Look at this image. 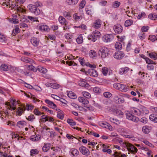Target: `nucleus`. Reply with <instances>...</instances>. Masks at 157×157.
I'll list each match as a JSON object with an SVG mask.
<instances>
[{
  "mask_svg": "<svg viewBox=\"0 0 157 157\" xmlns=\"http://www.w3.org/2000/svg\"><path fill=\"white\" fill-rule=\"evenodd\" d=\"M103 95L105 98H110L112 96V94L110 92H106L104 93Z\"/></svg>",
  "mask_w": 157,
  "mask_h": 157,
  "instance_id": "61",
  "label": "nucleus"
},
{
  "mask_svg": "<svg viewBox=\"0 0 157 157\" xmlns=\"http://www.w3.org/2000/svg\"><path fill=\"white\" fill-rule=\"evenodd\" d=\"M101 22L100 20H97L94 22L93 25L95 29H98L101 27Z\"/></svg>",
  "mask_w": 157,
  "mask_h": 157,
  "instance_id": "18",
  "label": "nucleus"
},
{
  "mask_svg": "<svg viewBox=\"0 0 157 157\" xmlns=\"http://www.w3.org/2000/svg\"><path fill=\"white\" fill-rule=\"evenodd\" d=\"M78 99L79 102L82 103L84 105L87 104L89 103V101L88 100L83 97H78Z\"/></svg>",
  "mask_w": 157,
  "mask_h": 157,
  "instance_id": "19",
  "label": "nucleus"
},
{
  "mask_svg": "<svg viewBox=\"0 0 157 157\" xmlns=\"http://www.w3.org/2000/svg\"><path fill=\"white\" fill-rule=\"evenodd\" d=\"M118 142L123 147H125L127 142L123 141V140L121 138L117 139Z\"/></svg>",
  "mask_w": 157,
  "mask_h": 157,
  "instance_id": "27",
  "label": "nucleus"
},
{
  "mask_svg": "<svg viewBox=\"0 0 157 157\" xmlns=\"http://www.w3.org/2000/svg\"><path fill=\"white\" fill-rule=\"evenodd\" d=\"M0 69L1 70L4 71H7L9 69L7 65L5 64H2L1 65Z\"/></svg>",
  "mask_w": 157,
  "mask_h": 157,
  "instance_id": "39",
  "label": "nucleus"
},
{
  "mask_svg": "<svg viewBox=\"0 0 157 157\" xmlns=\"http://www.w3.org/2000/svg\"><path fill=\"white\" fill-rule=\"evenodd\" d=\"M71 154L74 156H77L79 154L78 151L75 148H72L71 150Z\"/></svg>",
  "mask_w": 157,
  "mask_h": 157,
  "instance_id": "35",
  "label": "nucleus"
},
{
  "mask_svg": "<svg viewBox=\"0 0 157 157\" xmlns=\"http://www.w3.org/2000/svg\"><path fill=\"white\" fill-rule=\"evenodd\" d=\"M124 56V53L121 51L117 52L115 53L113 55L114 58L117 59H122Z\"/></svg>",
  "mask_w": 157,
  "mask_h": 157,
  "instance_id": "8",
  "label": "nucleus"
},
{
  "mask_svg": "<svg viewBox=\"0 0 157 157\" xmlns=\"http://www.w3.org/2000/svg\"><path fill=\"white\" fill-rule=\"evenodd\" d=\"M27 18L33 22H39L38 18L36 17H34L32 16H27Z\"/></svg>",
  "mask_w": 157,
  "mask_h": 157,
  "instance_id": "49",
  "label": "nucleus"
},
{
  "mask_svg": "<svg viewBox=\"0 0 157 157\" xmlns=\"http://www.w3.org/2000/svg\"><path fill=\"white\" fill-rule=\"evenodd\" d=\"M148 18L152 20L157 19V14L151 13L148 15Z\"/></svg>",
  "mask_w": 157,
  "mask_h": 157,
  "instance_id": "38",
  "label": "nucleus"
},
{
  "mask_svg": "<svg viewBox=\"0 0 157 157\" xmlns=\"http://www.w3.org/2000/svg\"><path fill=\"white\" fill-rule=\"evenodd\" d=\"M38 153L39 151L36 149H32L30 151L31 156H33L34 155L37 154Z\"/></svg>",
  "mask_w": 157,
  "mask_h": 157,
  "instance_id": "46",
  "label": "nucleus"
},
{
  "mask_svg": "<svg viewBox=\"0 0 157 157\" xmlns=\"http://www.w3.org/2000/svg\"><path fill=\"white\" fill-rule=\"evenodd\" d=\"M133 21L131 20H126L124 23V25L125 27L130 26L132 24Z\"/></svg>",
  "mask_w": 157,
  "mask_h": 157,
  "instance_id": "36",
  "label": "nucleus"
},
{
  "mask_svg": "<svg viewBox=\"0 0 157 157\" xmlns=\"http://www.w3.org/2000/svg\"><path fill=\"white\" fill-rule=\"evenodd\" d=\"M151 129V127L148 126H145L142 127V131L145 134H147L150 132Z\"/></svg>",
  "mask_w": 157,
  "mask_h": 157,
  "instance_id": "15",
  "label": "nucleus"
},
{
  "mask_svg": "<svg viewBox=\"0 0 157 157\" xmlns=\"http://www.w3.org/2000/svg\"><path fill=\"white\" fill-rule=\"evenodd\" d=\"M113 29L115 32L117 33L122 32L123 30L122 26L119 24L115 25L113 27Z\"/></svg>",
  "mask_w": 157,
  "mask_h": 157,
  "instance_id": "13",
  "label": "nucleus"
},
{
  "mask_svg": "<svg viewBox=\"0 0 157 157\" xmlns=\"http://www.w3.org/2000/svg\"><path fill=\"white\" fill-rule=\"evenodd\" d=\"M129 69L128 67L122 68L120 70V73L121 74H123L126 73L129 70Z\"/></svg>",
  "mask_w": 157,
  "mask_h": 157,
  "instance_id": "34",
  "label": "nucleus"
},
{
  "mask_svg": "<svg viewBox=\"0 0 157 157\" xmlns=\"http://www.w3.org/2000/svg\"><path fill=\"white\" fill-rule=\"evenodd\" d=\"M67 122L71 125L73 126L76 123L73 120L70 119H68L67 121Z\"/></svg>",
  "mask_w": 157,
  "mask_h": 157,
  "instance_id": "62",
  "label": "nucleus"
},
{
  "mask_svg": "<svg viewBox=\"0 0 157 157\" xmlns=\"http://www.w3.org/2000/svg\"><path fill=\"white\" fill-rule=\"evenodd\" d=\"M50 144L48 143L44 144V145L42 147V150L44 152H47L50 149Z\"/></svg>",
  "mask_w": 157,
  "mask_h": 157,
  "instance_id": "25",
  "label": "nucleus"
},
{
  "mask_svg": "<svg viewBox=\"0 0 157 157\" xmlns=\"http://www.w3.org/2000/svg\"><path fill=\"white\" fill-rule=\"evenodd\" d=\"M37 70H38L39 71L42 73L43 74H45L48 71L47 69L41 66H38L37 67Z\"/></svg>",
  "mask_w": 157,
  "mask_h": 157,
  "instance_id": "24",
  "label": "nucleus"
},
{
  "mask_svg": "<svg viewBox=\"0 0 157 157\" xmlns=\"http://www.w3.org/2000/svg\"><path fill=\"white\" fill-rule=\"evenodd\" d=\"M30 42L34 46H37L39 44V40L36 37H33L31 39Z\"/></svg>",
  "mask_w": 157,
  "mask_h": 157,
  "instance_id": "14",
  "label": "nucleus"
},
{
  "mask_svg": "<svg viewBox=\"0 0 157 157\" xmlns=\"http://www.w3.org/2000/svg\"><path fill=\"white\" fill-rule=\"evenodd\" d=\"M19 32V29L18 27H16L14 29L12 32V35L14 36L15 35L18 33Z\"/></svg>",
  "mask_w": 157,
  "mask_h": 157,
  "instance_id": "55",
  "label": "nucleus"
},
{
  "mask_svg": "<svg viewBox=\"0 0 157 157\" xmlns=\"http://www.w3.org/2000/svg\"><path fill=\"white\" fill-rule=\"evenodd\" d=\"M47 117L45 115H44L41 116L40 120L42 122H44L47 121Z\"/></svg>",
  "mask_w": 157,
  "mask_h": 157,
  "instance_id": "64",
  "label": "nucleus"
},
{
  "mask_svg": "<svg viewBox=\"0 0 157 157\" xmlns=\"http://www.w3.org/2000/svg\"><path fill=\"white\" fill-rule=\"evenodd\" d=\"M125 147H127L129 151L133 153L137 152V149L131 144L127 143Z\"/></svg>",
  "mask_w": 157,
  "mask_h": 157,
  "instance_id": "6",
  "label": "nucleus"
},
{
  "mask_svg": "<svg viewBox=\"0 0 157 157\" xmlns=\"http://www.w3.org/2000/svg\"><path fill=\"white\" fill-rule=\"evenodd\" d=\"M25 109V105H22L21 107H18L16 111V115L18 116H21L23 113H24Z\"/></svg>",
  "mask_w": 157,
  "mask_h": 157,
  "instance_id": "11",
  "label": "nucleus"
},
{
  "mask_svg": "<svg viewBox=\"0 0 157 157\" xmlns=\"http://www.w3.org/2000/svg\"><path fill=\"white\" fill-rule=\"evenodd\" d=\"M68 96L70 98L72 99H75L76 98V95L72 91H69L67 94Z\"/></svg>",
  "mask_w": 157,
  "mask_h": 157,
  "instance_id": "31",
  "label": "nucleus"
},
{
  "mask_svg": "<svg viewBox=\"0 0 157 157\" xmlns=\"http://www.w3.org/2000/svg\"><path fill=\"white\" fill-rule=\"evenodd\" d=\"M114 155L116 156V157H126V156L124 154H121L118 153L117 152H115Z\"/></svg>",
  "mask_w": 157,
  "mask_h": 157,
  "instance_id": "54",
  "label": "nucleus"
},
{
  "mask_svg": "<svg viewBox=\"0 0 157 157\" xmlns=\"http://www.w3.org/2000/svg\"><path fill=\"white\" fill-rule=\"evenodd\" d=\"M82 94L85 98H90L91 97L90 94L87 92L83 91L82 92Z\"/></svg>",
  "mask_w": 157,
  "mask_h": 157,
  "instance_id": "44",
  "label": "nucleus"
},
{
  "mask_svg": "<svg viewBox=\"0 0 157 157\" xmlns=\"http://www.w3.org/2000/svg\"><path fill=\"white\" fill-rule=\"evenodd\" d=\"M19 103L18 101H16V100L14 101V102L12 104V105H10L8 107V109L9 110H15L16 109L15 106L17 104H19Z\"/></svg>",
  "mask_w": 157,
  "mask_h": 157,
  "instance_id": "22",
  "label": "nucleus"
},
{
  "mask_svg": "<svg viewBox=\"0 0 157 157\" xmlns=\"http://www.w3.org/2000/svg\"><path fill=\"white\" fill-rule=\"evenodd\" d=\"M41 138V136L39 135H34L32 136L30 140L33 141H36L40 140Z\"/></svg>",
  "mask_w": 157,
  "mask_h": 157,
  "instance_id": "20",
  "label": "nucleus"
},
{
  "mask_svg": "<svg viewBox=\"0 0 157 157\" xmlns=\"http://www.w3.org/2000/svg\"><path fill=\"white\" fill-rule=\"evenodd\" d=\"M27 69L29 70L33 71L34 72L37 71V68L33 66V65H30L27 66Z\"/></svg>",
  "mask_w": 157,
  "mask_h": 157,
  "instance_id": "40",
  "label": "nucleus"
},
{
  "mask_svg": "<svg viewBox=\"0 0 157 157\" xmlns=\"http://www.w3.org/2000/svg\"><path fill=\"white\" fill-rule=\"evenodd\" d=\"M86 4V2L85 0H82L79 4V8L80 9L83 8L85 6Z\"/></svg>",
  "mask_w": 157,
  "mask_h": 157,
  "instance_id": "58",
  "label": "nucleus"
},
{
  "mask_svg": "<svg viewBox=\"0 0 157 157\" xmlns=\"http://www.w3.org/2000/svg\"><path fill=\"white\" fill-rule=\"evenodd\" d=\"M21 60L24 62H25L28 63H33V60L29 58H28L26 57H22L21 58Z\"/></svg>",
  "mask_w": 157,
  "mask_h": 157,
  "instance_id": "32",
  "label": "nucleus"
},
{
  "mask_svg": "<svg viewBox=\"0 0 157 157\" xmlns=\"http://www.w3.org/2000/svg\"><path fill=\"white\" fill-rule=\"evenodd\" d=\"M109 49L107 48L103 47L100 49L98 52V54L102 58L106 57L109 55Z\"/></svg>",
  "mask_w": 157,
  "mask_h": 157,
  "instance_id": "1",
  "label": "nucleus"
},
{
  "mask_svg": "<svg viewBox=\"0 0 157 157\" xmlns=\"http://www.w3.org/2000/svg\"><path fill=\"white\" fill-rule=\"evenodd\" d=\"M121 86V84L119 83H114L113 85V87L114 88H115L117 90H120Z\"/></svg>",
  "mask_w": 157,
  "mask_h": 157,
  "instance_id": "57",
  "label": "nucleus"
},
{
  "mask_svg": "<svg viewBox=\"0 0 157 157\" xmlns=\"http://www.w3.org/2000/svg\"><path fill=\"white\" fill-rule=\"evenodd\" d=\"M140 108L141 112L142 115L143 114H147L148 113L149 111L146 107L143 106H141L140 107Z\"/></svg>",
  "mask_w": 157,
  "mask_h": 157,
  "instance_id": "28",
  "label": "nucleus"
},
{
  "mask_svg": "<svg viewBox=\"0 0 157 157\" xmlns=\"http://www.w3.org/2000/svg\"><path fill=\"white\" fill-rule=\"evenodd\" d=\"M35 118V117L33 115H31L29 116L28 117H26V119L29 121H33L34 119Z\"/></svg>",
  "mask_w": 157,
  "mask_h": 157,
  "instance_id": "60",
  "label": "nucleus"
},
{
  "mask_svg": "<svg viewBox=\"0 0 157 157\" xmlns=\"http://www.w3.org/2000/svg\"><path fill=\"white\" fill-rule=\"evenodd\" d=\"M92 34L97 39L100 37V33L98 31H95L93 32Z\"/></svg>",
  "mask_w": 157,
  "mask_h": 157,
  "instance_id": "50",
  "label": "nucleus"
},
{
  "mask_svg": "<svg viewBox=\"0 0 157 157\" xmlns=\"http://www.w3.org/2000/svg\"><path fill=\"white\" fill-rule=\"evenodd\" d=\"M39 29L42 31L48 32L50 30L49 27L46 25L41 24L40 25H38Z\"/></svg>",
  "mask_w": 157,
  "mask_h": 157,
  "instance_id": "12",
  "label": "nucleus"
},
{
  "mask_svg": "<svg viewBox=\"0 0 157 157\" xmlns=\"http://www.w3.org/2000/svg\"><path fill=\"white\" fill-rule=\"evenodd\" d=\"M115 48L117 50H120L121 49L122 44L120 42H117L115 44Z\"/></svg>",
  "mask_w": 157,
  "mask_h": 157,
  "instance_id": "41",
  "label": "nucleus"
},
{
  "mask_svg": "<svg viewBox=\"0 0 157 157\" xmlns=\"http://www.w3.org/2000/svg\"><path fill=\"white\" fill-rule=\"evenodd\" d=\"M26 125V123L23 121H18L17 124V126L20 128H22Z\"/></svg>",
  "mask_w": 157,
  "mask_h": 157,
  "instance_id": "26",
  "label": "nucleus"
},
{
  "mask_svg": "<svg viewBox=\"0 0 157 157\" xmlns=\"http://www.w3.org/2000/svg\"><path fill=\"white\" fill-rule=\"evenodd\" d=\"M79 150L80 152L83 155H88L90 153L89 150L84 146H81L79 147Z\"/></svg>",
  "mask_w": 157,
  "mask_h": 157,
  "instance_id": "10",
  "label": "nucleus"
},
{
  "mask_svg": "<svg viewBox=\"0 0 157 157\" xmlns=\"http://www.w3.org/2000/svg\"><path fill=\"white\" fill-rule=\"evenodd\" d=\"M121 87H120V90L122 92H126L127 91V89L126 86L121 84Z\"/></svg>",
  "mask_w": 157,
  "mask_h": 157,
  "instance_id": "47",
  "label": "nucleus"
},
{
  "mask_svg": "<svg viewBox=\"0 0 157 157\" xmlns=\"http://www.w3.org/2000/svg\"><path fill=\"white\" fill-rule=\"evenodd\" d=\"M88 39L89 40H91L94 42H95L97 39L92 34L88 36Z\"/></svg>",
  "mask_w": 157,
  "mask_h": 157,
  "instance_id": "43",
  "label": "nucleus"
},
{
  "mask_svg": "<svg viewBox=\"0 0 157 157\" xmlns=\"http://www.w3.org/2000/svg\"><path fill=\"white\" fill-rule=\"evenodd\" d=\"M114 38V36L112 34H106L104 35L102 38L103 40L106 43L111 41Z\"/></svg>",
  "mask_w": 157,
  "mask_h": 157,
  "instance_id": "5",
  "label": "nucleus"
},
{
  "mask_svg": "<svg viewBox=\"0 0 157 157\" xmlns=\"http://www.w3.org/2000/svg\"><path fill=\"white\" fill-rule=\"evenodd\" d=\"M110 121L113 123H115L117 124H118L120 123L119 121L116 119L113 118L111 117L110 118Z\"/></svg>",
  "mask_w": 157,
  "mask_h": 157,
  "instance_id": "45",
  "label": "nucleus"
},
{
  "mask_svg": "<svg viewBox=\"0 0 157 157\" xmlns=\"http://www.w3.org/2000/svg\"><path fill=\"white\" fill-rule=\"evenodd\" d=\"M6 40L5 36L2 34H0V42H4Z\"/></svg>",
  "mask_w": 157,
  "mask_h": 157,
  "instance_id": "52",
  "label": "nucleus"
},
{
  "mask_svg": "<svg viewBox=\"0 0 157 157\" xmlns=\"http://www.w3.org/2000/svg\"><path fill=\"white\" fill-rule=\"evenodd\" d=\"M74 18L76 20H79L81 19L82 17L81 15H78V14L76 13L73 15Z\"/></svg>",
  "mask_w": 157,
  "mask_h": 157,
  "instance_id": "56",
  "label": "nucleus"
},
{
  "mask_svg": "<svg viewBox=\"0 0 157 157\" xmlns=\"http://www.w3.org/2000/svg\"><path fill=\"white\" fill-rule=\"evenodd\" d=\"M145 59V60L146 61V62L147 63L149 64H155V62H153L152 60H151L149 59V58H147L146 57L144 58Z\"/></svg>",
  "mask_w": 157,
  "mask_h": 157,
  "instance_id": "51",
  "label": "nucleus"
},
{
  "mask_svg": "<svg viewBox=\"0 0 157 157\" xmlns=\"http://www.w3.org/2000/svg\"><path fill=\"white\" fill-rule=\"evenodd\" d=\"M126 118L128 120L136 122L139 121V119L138 117L134 116L128 111L126 113Z\"/></svg>",
  "mask_w": 157,
  "mask_h": 157,
  "instance_id": "3",
  "label": "nucleus"
},
{
  "mask_svg": "<svg viewBox=\"0 0 157 157\" xmlns=\"http://www.w3.org/2000/svg\"><path fill=\"white\" fill-rule=\"evenodd\" d=\"M78 0H66L67 3L69 5H74L76 4Z\"/></svg>",
  "mask_w": 157,
  "mask_h": 157,
  "instance_id": "29",
  "label": "nucleus"
},
{
  "mask_svg": "<svg viewBox=\"0 0 157 157\" xmlns=\"http://www.w3.org/2000/svg\"><path fill=\"white\" fill-rule=\"evenodd\" d=\"M148 55L151 58L154 60H156L157 58V54L155 52L150 53Z\"/></svg>",
  "mask_w": 157,
  "mask_h": 157,
  "instance_id": "37",
  "label": "nucleus"
},
{
  "mask_svg": "<svg viewBox=\"0 0 157 157\" xmlns=\"http://www.w3.org/2000/svg\"><path fill=\"white\" fill-rule=\"evenodd\" d=\"M76 41L78 44H81L83 42V39L82 35L79 34L76 39Z\"/></svg>",
  "mask_w": 157,
  "mask_h": 157,
  "instance_id": "33",
  "label": "nucleus"
},
{
  "mask_svg": "<svg viewBox=\"0 0 157 157\" xmlns=\"http://www.w3.org/2000/svg\"><path fill=\"white\" fill-rule=\"evenodd\" d=\"M101 71L103 74L104 75L106 76L107 75L108 73V69L107 68L104 67L102 69Z\"/></svg>",
  "mask_w": 157,
  "mask_h": 157,
  "instance_id": "48",
  "label": "nucleus"
},
{
  "mask_svg": "<svg viewBox=\"0 0 157 157\" xmlns=\"http://www.w3.org/2000/svg\"><path fill=\"white\" fill-rule=\"evenodd\" d=\"M120 5V3L119 2L115 1L113 3L112 6L113 8H116L119 7Z\"/></svg>",
  "mask_w": 157,
  "mask_h": 157,
  "instance_id": "42",
  "label": "nucleus"
},
{
  "mask_svg": "<svg viewBox=\"0 0 157 157\" xmlns=\"http://www.w3.org/2000/svg\"><path fill=\"white\" fill-rule=\"evenodd\" d=\"M28 7L32 13H33L36 15H39L40 13V10L35 7V6H33V5H29Z\"/></svg>",
  "mask_w": 157,
  "mask_h": 157,
  "instance_id": "2",
  "label": "nucleus"
},
{
  "mask_svg": "<svg viewBox=\"0 0 157 157\" xmlns=\"http://www.w3.org/2000/svg\"><path fill=\"white\" fill-rule=\"evenodd\" d=\"M59 21L60 23L65 25H66L67 24V22L66 21L65 19L62 16H60L59 18Z\"/></svg>",
  "mask_w": 157,
  "mask_h": 157,
  "instance_id": "21",
  "label": "nucleus"
},
{
  "mask_svg": "<svg viewBox=\"0 0 157 157\" xmlns=\"http://www.w3.org/2000/svg\"><path fill=\"white\" fill-rule=\"evenodd\" d=\"M121 94L117 92L114 94V99L116 103L121 104L124 102V99L121 98Z\"/></svg>",
  "mask_w": 157,
  "mask_h": 157,
  "instance_id": "4",
  "label": "nucleus"
},
{
  "mask_svg": "<svg viewBox=\"0 0 157 157\" xmlns=\"http://www.w3.org/2000/svg\"><path fill=\"white\" fill-rule=\"evenodd\" d=\"M58 150L55 147H52L48 151V155L51 157H54L56 155Z\"/></svg>",
  "mask_w": 157,
  "mask_h": 157,
  "instance_id": "9",
  "label": "nucleus"
},
{
  "mask_svg": "<svg viewBox=\"0 0 157 157\" xmlns=\"http://www.w3.org/2000/svg\"><path fill=\"white\" fill-rule=\"evenodd\" d=\"M64 36L66 39L69 40L70 41L72 38V35L70 33H66L65 34Z\"/></svg>",
  "mask_w": 157,
  "mask_h": 157,
  "instance_id": "59",
  "label": "nucleus"
},
{
  "mask_svg": "<svg viewBox=\"0 0 157 157\" xmlns=\"http://www.w3.org/2000/svg\"><path fill=\"white\" fill-rule=\"evenodd\" d=\"M78 84L80 86L83 87H87L89 84H87L85 81L84 79H81L80 81L79 82Z\"/></svg>",
  "mask_w": 157,
  "mask_h": 157,
  "instance_id": "30",
  "label": "nucleus"
},
{
  "mask_svg": "<svg viewBox=\"0 0 157 157\" xmlns=\"http://www.w3.org/2000/svg\"><path fill=\"white\" fill-rule=\"evenodd\" d=\"M132 111L134 114L140 116L142 115L141 112L140 110V107L139 109L136 108H133L132 109Z\"/></svg>",
  "mask_w": 157,
  "mask_h": 157,
  "instance_id": "17",
  "label": "nucleus"
},
{
  "mask_svg": "<svg viewBox=\"0 0 157 157\" xmlns=\"http://www.w3.org/2000/svg\"><path fill=\"white\" fill-rule=\"evenodd\" d=\"M92 6H89L86 8V13L89 15H91L93 14V11L92 10Z\"/></svg>",
  "mask_w": 157,
  "mask_h": 157,
  "instance_id": "23",
  "label": "nucleus"
},
{
  "mask_svg": "<svg viewBox=\"0 0 157 157\" xmlns=\"http://www.w3.org/2000/svg\"><path fill=\"white\" fill-rule=\"evenodd\" d=\"M34 114L36 115L40 116L44 114V113H41L36 109H35L33 111Z\"/></svg>",
  "mask_w": 157,
  "mask_h": 157,
  "instance_id": "63",
  "label": "nucleus"
},
{
  "mask_svg": "<svg viewBox=\"0 0 157 157\" xmlns=\"http://www.w3.org/2000/svg\"><path fill=\"white\" fill-rule=\"evenodd\" d=\"M45 102L48 105V106L53 109H56V105L53 102L50 100L46 99L45 100Z\"/></svg>",
  "mask_w": 157,
  "mask_h": 157,
  "instance_id": "16",
  "label": "nucleus"
},
{
  "mask_svg": "<svg viewBox=\"0 0 157 157\" xmlns=\"http://www.w3.org/2000/svg\"><path fill=\"white\" fill-rule=\"evenodd\" d=\"M96 52L94 50H91L90 51L89 55L91 57H95L96 55Z\"/></svg>",
  "mask_w": 157,
  "mask_h": 157,
  "instance_id": "53",
  "label": "nucleus"
},
{
  "mask_svg": "<svg viewBox=\"0 0 157 157\" xmlns=\"http://www.w3.org/2000/svg\"><path fill=\"white\" fill-rule=\"evenodd\" d=\"M85 73L87 75H90L94 77H97L98 75L97 71L95 70L92 69L88 70L87 71L85 72Z\"/></svg>",
  "mask_w": 157,
  "mask_h": 157,
  "instance_id": "7",
  "label": "nucleus"
}]
</instances>
